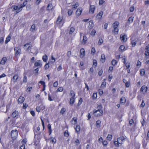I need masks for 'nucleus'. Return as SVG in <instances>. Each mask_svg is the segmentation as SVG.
<instances>
[{
  "label": "nucleus",
  "mask_w": 149,
  "mask_h": 149,
  "mask_svg": "<svg viewBox=\"0 0 149 149\" xmlns=\"http://www.w3.org/2000/svg\"><path fill=\"white\" fill-rule=\"evenodd\" d=\"M96 32V31L94 29H93L91 32V35H93L94 36L95 35Z\"/></svg>",
  "instance_id": "55"
},
{
  "label": "nucleus",
  "mask_w": 149,
  "mask_h": 149,
  "mask_svg": "<svg viewBox=\"0 0 149 149\" xmlns=\"http://www.w3.org/2000/svg\"><path fill=\"white\" fill-rule=\"evenodd\" d=\"M71 53V52L70 51H68L67 53V55L69 58L70 57Z\"/></svg>",
  "instance_id": "59"
},
{
  "label": "nucleus",
  "mask_w": 149,
  "mask_h": 149,
  "mask_svg": "<svg viewBox=\"0 0 149 149\" xmlns=\"http://www.w3.org/2000/svg\"><path fill=\"white\" fill-rule=\"evenodd\" d=\"M127 36L124 34H122L120 35V39L121 41L123 42H126L127 40Z\"/></svg>",
  "instance_id": "5"
},
{
  "label": "nucleus",
  "mask_w": 149,
  "mask_h": 149,
  "mask_svg": "<svg viewBox=\"0 0 149 149\" xmlns=\"http://www.w3.org/2000/svg\"><path fill=\"white\" fill-rule=\"evenodd\" d=\"M24 98L22 96H20L19 98L18 99V101L19 103H22L24 101Z\"/></svg>",
  "instance_id": "20"
},
{
  "label": "nucleus",
  "mask_w": 149,
  "mask_h": 149,
  "mask_svg": "<svg viewBox=\"0 0 149 149\" xmlns=\"http://www.w3.org/2000/svg\"><path fill=\"white\" fill-rule=\"evenodd\" d=\"M85 50L84 49L82 48L80 50V57L81 58H83L85 56Z\"/></svg>",
  "instance_id": "14"
},
{
  "label": "nucleus",
  "mask_w": 149,
  "mask_h": 149,
  "mask_svg": "<svg viewBox=\"0 0 149 149\" xmlns=\"http://www.w3.org/2000/svg\"><path fill=\"white\" fill-rule=\"evenodd\" d=\"M35 28L36 26L35 25L33 24L31 26V27L30 29V30L32 32H34L35 31Z\"/></svg>",
  "instance_id": "27"
},
{
  "label": "nucleus",
  "mask_w": 149,
  "mask_h": 149,
  "mask_svg": "<svg viewBox=\"0 0 149 149\" xmlns=\"http://www.w3.org/2000/svg\"><path fill=\"white\" fill-rule=\"evenodd\" d=\"M28 105L27 104L25 103L23 104V108L24 109H26L28 107Z\"/></svg>",
  "instance_id": "51"
},
{
  "label": "nucleus",
  "mask_w": 149,
  "mask_h": 149,
  "mask_svg": "<svg viewBox=\"0 0 149 149\" xmlns=\"http://www.w3.org/2000/svg\"><path fill=\"white\" fill-rule=\"evenodd\" d=\"M103 42V40L102 39H100L98 42V44L99 45H101Z\"/></svg>",
  "instance_id": "47"
},
{
  "label": "nucleus",
  "mask_w": 149,
  "mask_h": 149,
  "mask_svg": "<svg viewBox=\"0 0 149 149\" xmlns=\"http://www.w3.org/2000/svg\"><path fill=\"white\" fill-rule=\"evenodd\" d=\"M97 61L95 59L93 60V65L96 67L97 66Z\"/></svg>",
  "instance_id": "44"
},
{
  "label": "nucleus",
  "mask_w": 149,
  "mask_h": 149,
  "mask_svg": "<svg viewBox=\"0 0 149 149\" xmlns=\"http://www.w3.org/2000/svg\"><path fill=\"white\" fill-rule=\"evenodd\" d=\"M51 140L50 141V142L52 143H56V139L54 138H53V137H52L51 138Z\"/></svg>",
  "instance_id": "38"
},
{
  "label": "nucleus",
  "mask_w": 149,
  "mask_h": 149,
  "mask_svg": "<svg viewBox=\"0 0 149 149\" xmlns=\"http://www.w3.org/2000/svg\"><path fill=\"white\" fill-rule=\"evenodd\" d=\"M39 82L43 86V87H45V83L44 81H39Z\"/></svg>",
  "instance_id": "58"
},
{
  "label": "nucleus",
  "mask_w": 149,
  "mask_h": 149,
  "mask_svg": "<svg viewBox=\"0 0 149 149\" xmlns=\"http://www.w3.org/2000/svg\"><path fill=\"white\" fill-rule=\"evenodd\" d=\"M100 61L102 63H104L105 61V56L104 54H102L101 55Z\"/></svg>",
  "instance_id": "19"
},
{
  "label": "nucleus",
  "mask_w": 149,
  "mask_h": 149,
  "mask_svg": "<svg viewBox=\"0 0 149 149\" xmlns=\"http://www.w3.org/2000/svg\"><path fill=\"white\" fill-rule=\"evenodd\" d=\"M118 141H115L114 142V143L115 146L117 147H118L119 146V144H120L119 143H118Z\"/></svg>",
  "instance_id": "48"
},
{
  "label": "nucleus",
  "mask_w": 149,
  "mask_h": 149,
  "mask_svg": "<svg viewBox=\"0 0 149 149\" xmlns=\"http://www.w3.org/2000/svg\"><path fill=\"white\" fill-rule=\"evenodd\" d=\"M93 99H96L97 97V93H94L93 95Z\"/></svg>",
  "instance_id": "60"
},
{
  "label": "nucleus",
  "mask_w": 149,
  "mask_h": 149,
  "mask_svg": "<svg viewBox=\"0 0 149 149\" xmlns=\"http://www.w3.org/2000/svg\"><path fill=\"white\" fill-rule=\"evenodd\" d=\"M134 7L133 6L131 7L130 8V10L131 12H133L134 10Z\"/></svg>",
  "instance_id": "57"
},
{
  "label": "nucleus",
  "mask_w": 149,
  "mask_h": 149,
  "mask_svg": "<svg viewBox=\"0 0 149 149\" xmlns=\"http://www.w3.org/2000/svg\"><path fill=\"white\" fill-rule=\"evenodd\" d=\"M10 35H8L6 38V40L5 42V44H6L8 42L10 41Z\"/></svg>",
  "instance_id": "28"
},
{
  "label": "nucleus",
  "mask_w": 149,
  "mask_h": 149,
  "mask_svg": "<svg viewBox=\"0 0 149 149\" xmlns=\"http://www.w3.org/2000/svg\"><path fill=\"white\" fill-rule=\"evenodd\" d=\"M125 139L124 136H121L120 137L118 138L117 139V140L119 143L120 144H123V141Z\"/></svg>",
  "instance_id": "11"
},
{
  "label": "nucleus",
  "mask_w": 149,
  "mask_h": 149,
  "mask_svg": "<svg viewBox=\"0 0 149 149\" xmlns=\"http://www.w3.org/2000/svg\"><path fill=\"white\" fill-rule=\"evenodd\" d=\"M91 51L92 53H93L94 54H95V48H94V47L92 48Z\"/></svg>",
  "instance_id": "63"
},
{
  "label": "nucleus",
  "mask_w": 149,
  "mask_h": 149,
  "mask_svg": "<svg viewBox=\"0 0 149 149\" xmlns=\"http://www.w3.org/2000/svg\"><path fill=\"white\" fill-rule=\"evenodd\" d=\"M75 29L73 27L70 28V30L69 34H72L73 32L74 31Z\"/></svg>",
  "instance_id": "33"
},
{
  "label": "nucleus",
  "mask_w": 149,
  "mask_h": 149,
  "mask_svg": "<svg viewBox=\"0 0 149 149\" xmlns=\"http://www.w3.org/2000/svg\"><path fill=\"white\" fill-rule=\"evenodd\" d=\"M18 78V74L17 73L15 74L14 76H13L12 79H11V81H13V82L15 83L16 82Z\"/></svg>",
  "instance_id": "8"
},
{
  "label": "nucleus",
  "mask_w": 149,
  "mask_h": 149,
  "mask_svg": "<svg viewBox=\"0 0 149 149\" xmlns=\"http://www.w3.org/2000/svg\"><path fill=\"white\" fill-rule=\"evenodd\" d=\"M133 18H134V17H130L127 20L128 22L129 23H132L133 22Z\"/></svg>",
  "instance_id": "32"
},
{
  "label": "nucleus",
  "mask_w": 149,
  "mask_h": 149,
  "mask_svg": "<svg viewBox=\"0 0 149 149\" xmlns=\"http://www.w3.org/2000/svg\"><path fill=\"white\" fill-rule=\"evenodd\" d=\"M117 63V61L116 60L113 59L111 61V64L113 66L115 65Z\"/></svg>",
  "instance_id": "30"
},
{
  "label": "nucleus",
  "mask_w": 149,
  "mask_h": 149,
  "mask_svg": "<svg viewBox=\"0 0 149 149\" xmlns=\"http://www.w3.org/2000/svg\"><path fill=\"white\" fill-rule=\"evenodd\" d=\"M18 115V113L17 111H14L12 113V117L14 118L17 116Z\"/></svg>",
  "instance_id": "17"
},
{
  "label": "nucleus",
  "mask_w": 149,
  "mask_h": 149,
  "mask_svg": "<svg viewBox=\"0 0 149 149\" xmlns=\"http://www.w3.org/2000/svg\"><path fill=\"white\" fill-rule=\"evenodd\" d=\"M18 135V133L17 130H13L11 132V136L13 139H15Z\"/></svg>",
  "instance_id": "4"
},
{
  "label": "nucleus",
  "mask_w": 149,
  "mask_h": 149,
  "mask_svg": "<svg viewBox=\"0 0 149 149\" xmlns=\"http://www.w3.org/2000/svg\"><path fill=\"white\" fill-rule=\"evenodd\" d=\"M82 11V10L81 8L78 9L76 12V15L78 16H79L81 14Z\"/></svg>",
  "instance_id": "15"
},
{
  "label": "nucleus",
  "mask_w": 149,
  "mask_h": 149,
  "mask_svg": "<svg viewBox=\"0 0 149 149\" xmlns=\"http://www.w3.org/2000/svg\"><path fill=\"white\" fill-rule=\"evenodd\" d=\"M79 4L78 3H76L75 4L73 5L72 6V8L74 9H75L78 6Z\"/></svg>",
  "instance_id": "29"
},
{
  "label": "nucleus",
  "mask_w": 149,
  "mask_h": 149,
  "mask_svg": "<svg viewBox=\"0 0 149 149\" xmlns=\"http://www.w3.org/2000/svg\"><path fill=\"white\" fill-rule=\"evenodd\" d=\"M145 55L146 56V59L149 58V50H146L145 52Z\"/></svg>",
  "instance_id": "21"
},
{
  "label": "nucleus",
  "mask_w": 149,
  "mask_h": 149,
  "mask_svg": "<svg viewBox=\"0 0 149 149\" xmlns=\"http://www.w3.org/2000/svg\"><path fill=\"white\" fill-rule=\"evenodd\" d=\"M147 87L145 86H143L141 87L140 91L143 92V93H146L147 90Z\"/></svg>",
  "instance_id": "13"
},
{
  "label": "nucleus",
  "mask_w": 149,
  "mask_h": 149,
  "mask_svg": "<svg viewBox=\"0 0 149 149\" xmlns=\"http://www.w3.org/2000/svg\"><path fill=\"white\" fill-rule=\"evenodd\" d=\"M58 82L57 81H56L55 82H54L53 84V86L54 87H56L58 85Z\"/></svg>",
  "instance_id": "50"
},
{
  "label": "nucleus",
  "mask_w": 149,
  "mask_h": 149,
  "mask_svg": "<svg viewBox=\"0 0 149 149\" xmlns=\"http://www.w3.org/2000/svg\"><path fill=\"white\" fill-rule=\"evenodd\" d=\"M80 127L79 125H77L76 126L75 130L77 132H78L80 131Z\"/></svg>",
  "instance_id": "36"
},
{
  "label": "nucleus",
  "mask_w": 149,
  "mask_h": 149,
  "mask_svg": "<svg viewBox=\"0 0 149 149\" xmlns=\"http://www.w3.org/2000/svg\"><path fill=\"white\" fill-rule=\"evenodd\" d=\"M36 110L37 111L39 112L40 111V107L38 106L36 108Z\"/></svg>",
  "instance_id": "61"
},
{
  "label": "nucleus",
  "mask_w": 149,
  "mask_h": 149,
  "mask_svg": "<svg viewBox=\"0 0 149 149\" xmlns=\"http://www.w3.org/2000/svg\"><path fill=\"white\" fill-rule=\"evenodd\" d=\"M53 7H52V4L51 3H49L47 6V10H51L53 8Z\"/></svg>",
  "instance_id": "24"
},
{
  "label": "nucleus",
  "mask_w": 149,
  "mask_h": 149,
  "mask_svg": "<svg viewBox=\"0 0 149 149\" xmlns=\"http://www.w3.org/2000/svg\"><path fill=\"white\" fill-rule=\"evenodd\" d=\"M125 49V47L124 45H121L119 48L120 50H121V51H123Z\"/></svg>",
  "instance_id": "42"
},
{
  "label": "nucleus",
  "mask_w": 149,
  "mask_h": 149,
  "mask_svg": "<svg viewBox=\"0 0 149 149\" xmlns=\"http://www.w3.org/2000/svg\"><path fill=\"white\" fill-rule=\"evenodd\" d=\"M42 59L44 62H46L47 60V57L46 55L42 57Z\"/></svg>",
  "instance_id": "40"
},
{
  "label": "nucleus",
  "mask_w": 149,
  "mask_h": 149,
  "mask_svg": "<svg viewBox=\"0 0 149 149\" xmlns=\"http://www.w3.org/2000/svg\"><path fill=\"white\" fill-rule=\"evenodd\" d=\"M87 40V38L86 36H83V38L82 40V43H84V44H85L86 42V41Z\"/></svg>",
  "instance_id": "34"
},
{
  "label": "nucleus",
  "mask_w": 149,
  "mask_h": 149,
  "mask_svg": "<svg viewBox=\"0 0 149 149\" xmlns=\"http://www.w3.org/2000/svg\"><path fill=\"white\" fill-rule=\"evenodd\" d=\"M74 101V97H71L70 99V104L71 105H73Z\"/></svg>",
  "instance_id": "22"
},
{
  "label": "nucleus",
  "mask_w": 149,
  "mask_h": 149,
  "mask_svg": "<svg viewBox=\"0 0 149 149\" xmlns=\"http://www.w3.org/2000/svg\"><path fill=\"white\" fill-rule=\"evenodd\" d=\"M104 2V1L103 0H99V4L100 5H101Z\"/></svg>",
  "instance_id": "53"
},
{
  "label": "nucleus",
  "mask_w": 149,
  "mask_h": 149,
  "mask_svg": "<svg viewBox=\"0 0 149 149\" xmlns=\"http://www.w3.org/2000/svg\"><path fill=\"white\" fill-rule=\"evenodd\" d=\"M7 59L6 57H3L2 58L0 62V64L4 65L5 64L7 61Z\"/></svg>",
  "instance_id": "18"
},
{
  "label": "nucleus",
  "mask_w": 149,
  "mask_h": 149,
  "mask_svg": "<svg viewBox=\"0 0 149 149\" xmlns=\"http://www.w3.org/2000/svg\"><path fill=\"white\" fill-rule=\"evenodd\" d=\"M63 90V88L62 87H60L56 91V92H62Z\"/></svg>",
  "instance_id": "41"
},
{
  "label": "nucleus",
  "mask_w": 149,
  "mask_h": 149,
  "mask_svg": "<svg viewBox=\"0 0 149 149\" xmlns=\"http://www.w3.org/2000/svg\"><path fill=\"white\" fill-rule=\"evenodd\" d=\"M49 67V66L48 65V63H47L45 66V70L48 69Z\"/></svg>",
  "instance_id": "62"
},
{
  "label": "nucleus",
  "mask_w": 149,
  "mask_h": 149,
  "mask_svg": "<svg viewBox=\"0 0 149 149\" xmlns=\"http://www.w3.org/2000/svg\"><path fill=\"white\" fill-rule=\"evenodd\" d=\"M101 121L98 120L96 121V125L97 128H100V127Z\"/></svg>",
  "instance_id": "23"
},
{
  "label": "nucleus",
  "mask_w": 149,
  "mask_h": 149,
  "mask_svg": "<svg viewBox=\"0 0 149 149\" xmlns=\"http://www.w3.org/2000/svg\"><path fill=\"white\" fill-rule=\"evenodd\" d=\"M12 8H13L12 10L14 11L16 10V11H15L14 13L15 14H17L18 13L20 12L22 9H21V8H20V6H13L12 7Z\"/></svg>",
  "instance_id": "3"
},
{
  "label": "nucleus",
  "mask_w": 149,
  "mask_h": 149,
  "mask_svg": "<svg viewBox=\"0 0 149 149\" xmlns=\"http://www.w3.org/2000/svg\"><path fill=\"white\" fill-rule=\"evenodd\" d=\"M62 19L63 17L62 16L58 17L57 19V20L56 22V24H60L61 22Z\"/></svg>",
  "instance_id": "16"
},
{
  "label": "nucleus",
  "mask_w": 149,
  "mask_h": 149,
  "mask_svg": "<svg viewBox=\"0 0 149 149\" xmlns=\"http://www.w3.org/2000/svg\"><path fill=\"white\" fill-rule=\"evenodd\" d=\"M103 113V110L101 109H98L97 110H94L93 111V114L94 116L96 117L102 116Z\"/></svg>",
  "instance_id": "2"
},
{
  "label": "nucleus",
  "mask_w": 149,
  "mask_h": 149,
  "mask_svg": "<svg viewBox=\"0 0 149 149\" xmlns=\"http://www.w3.org/2000/svg\"><path fill=\"white\" fill-rule=\"evenodd\" d=\"M75 143L77 144V145H79L80 143L79 140L78 139H76L75 141Z\"/></svg>",
  "instance_id": "64"
},
{
  "label": "nucleus",
  "mask_w": 149,
  "mask_h": 149,
  "mask_svg": "<svg viewBox=\"0 0 149 149\" xmlns=\"http://www.w3.org/2000/svg\"><path fill=\"white\" fill-rule=\"evenodd\" d=\"M119 24L118 22L116 21L112 24V27L113 28L112 32L114 35H117L118 33V27L119 26Z\"/></svg>",
  "instance_id": "1"
},
{
  "label": "nucleus",
  "mask_w": 149,
  "mask_h": 149,
  "mask_svg": "<svg viewBox=\"0 0 149 149\" xmlns=\"http://www.w3.org/2000/svg\"><path fill=\"white\" fill-rule=\"evenodd\" d=\"M70 94L71 96L72 97H74L75 96V94L74 93V92L72 90H71L70 91Z\"/></svg>",
  "instance_id": "31"
},
{
  "label": "nucleus",
  "mask_w": 149,
  "mask_h": 149,
  "mask_svg": "<svg viewBox=\"0 0 149 149\" xmlns=\"http://www.w3.org/2000/svg\"><path fill=\"white\" fill-rule=\"evenodd\" d=\"M106 84V82L105 81H104L102 82V84L101 86L102 88H104L105 86V85Z\"/></svg>",
  "instance_id": "54"
},
{
  "label": "nucleus",
  "mask_w": 149,
  "mask_h": 149,
  "mask_svg": "<svg viewBox=\"0 0 149 149\" xmlns=\"http://www.w3.org/2000/svg\"><path fill=\"white\" fill-rule=\"evenodd\" d=\"M112 138V136L110 134H108V136L107 137V139L108 140H109V141H110Z\"/></svg>",
  "instance_id": "45"
},
{
  "label": "nucleus",
  "mask_w": 149,
  "mask_h": 149,
  "mask_svg": "<svg viewBox=\"0 0 149 149\" xmlns=\"http://www.w3.org/2000/svg\"><path fill=\"white\" fill-rule=\"evenodd\" d=\"M64 134L65 136L66 137H68L69 134L68 131L67 130L65 131L64 132Z\"/></svg>",
  "instance_id": "43"
},
{
  "label": "nucleus",
  "mask_w": 149,
  "mask_h": 149,
  "mask_svg": "<svg viewBox=\"0 0 149 149\" xmlns=\"http://www.w3.org/2000/svg\"><path fill=\"white\" fill-rule=\"evenodd\" d=\"M15 51V55H18L21 52V49L19 47H15L14 48Z\"/></svg>",
  "instance_id": "12"
},
{
  "label": "nucleus",
  "mask_w": 149,
  "mask_h": 149,
  "mask_svg": "<svg viewBox=\"0 0 149 149\" xmlns=\"http://www.w3.org/2000/svg\"><path fill=\"white\" fill-rule=\"evenodd\" d=\"M136 41L135 40H133L131 42L132 47H134L136 44Z\"/></svg>",
  "instance_id": "39"
},
{
  "label": "nucleus",
  "mask_w": 149,
  "mask_h": 149,
  "mask_svg": "<svg viewBox=\"0 0 149 149\" xmlns=\"http://www.w3.org/2000/svg\"><path fill=\"white\" fill-rule=\"evenodd\" d=\"M140 74L141 76H143L145 73V70L143 69H141L140 70Z\"/></svg>",
  "instance_id": "37"
},
{
  "label": "nucleus",
  "mask_w": 149,
  "mask_h": 149,
  "mask_svg": "<svg viewBox=\"0 0 149 149\" xmlns=\"http://www.w3.org/2000/svg\"><path fill=\"white\" fill-rule=\"evenodd\" d=\"M126 100L125 97H122L120 99V102L121 103L124 104L125 103Z\"/></svg>",
  "instance_id": "25"
},
{
  "label": "nucleus",
  "mask_w": 149,
  "mask_h": 149,
  "mask_svg": "<svg viewBox=\"0 0 149 149\" xmlns=\"http://www.w3.org/2000/svg\"><path fill=\"white\" fill-rule=\"evenodd\" d=\"M103 12L102 11L100 12L96 17V18L99 20H101L102 18Z\"/></svg>",
  "instance_id": "6"
},
{
  "label": "nucleus",
  "mask_w": 149,
  "mask_h": 149,
  "mask_svg": "<svg viewBox=\"0 0 149 149\" xmlns=\"http://www.w3.org/2000/svg\"><path fill=\"white\" fill-rule=\"evenodd\" d=\"M71 121L72 124L74 125L76 124L77 123V118L74 117L73 118H72Z\"/></svg>",
  "instance_id": "26"
},
{
  "label": "nucleus",
  "mask_w": 149,
  "mask_h": 149,
  "mask_svg": "<svg viewBox=\"0 0 149 149\" xmlns=\"http://www.w3.org/2000/svg\"><path fill=\"white\" fill-rule=\"evenodd\" d=\"M95 7V6L94 5H90L89 10V13L91 14L93 13L94 12Z\"/></svg>",
  "instance_id": "9"
},
{
  "label": "nucleus",
  "mask_w": 149,
  "mask_h": 149,
  "mask_svg": "<svg viewBox=\"0 0 149 149\" xmlns=\"http://www.w3.org/2000/svg\"><path fill=\"white\" fill-rule=\"evenodd\" d=\"M27 81V77L25 76H24L23 79V82H24L26 83Z\"/></svg>",
  "instance_id": "52"
},
{
  "label": "nucleus",
  "mask_w": 149,
  "mask_h": 149,
  "mask_svg": "<svg viewBox=\"0 0 149 149\" xmlns=\"http://www.w3.org/2000/svg\"><path fill=\"white\" fill-rule=\"evenodd\" d=\"M26 3H27V1H26V2H24L23 4H22L20 6V8H21V9H22V8L24 7L26 5Z\"/></svg>",
  "instance_id": "46"
},
{
  "label": "nucleus",
  "mask_w": 149,
  "mask_h": 149,
  "mask_svg": "<svg viewBox=\"0 0 149 149\" xmlns=\"http://www.w3.org/2000/svg\"><path fill=\"white\" fill-rule=\"evenodd\" d=\"M42 65V63L41 62L40 60H38L35 62L34 63V68H35L37 66L41 67Z\"/></svg>",
  "instance_id": "7"
},
{
  "label": "nucleus",
  "mask_w": 149,
  "mask_h": 149,
  "mask_svg": "<svg viewBox=\"0 0 149 149\" xmlns=\"http://www.w3.org/2000/svg\"><path fill=\"white\" fill-rule=\"evenodd\" d=\"M65 111V109L64 108H62L60 111V113L61 114H63Z\"/></svg>",
  "instance_id": "35"
},
{
  "label": "nucleus",
  "mask_w": 149,
  "mask_h": 149,
  "mask_svg": "<svg viewBox=\"0 0 149 149\" xmlns=\"http://www.w3.org/2000/svg\"><path fill=\"white\" fill-rule=\"evenodd\" d=\"M127 69H128L130 67V63H127L125 64Z\"/></svg>",
  "instance_id": "49"
},
{
  "label": "nucleus",
  "mask_w": 149,
  "mask_h": 149,
  "mask_svg": "<svg viewBox=\"0 0 149 149\" xmlns=\"http://www.w3.org/2000/svg\"><path fill=\"white\" fill-rule=\"evenodd\" d=\"M48 100L50 101H52L53 100L51 98V96L50 94H48Z\"/></svg>",
  "instance_id": "56"
},
{
  "label": "nucleus",
  "mask_w": 149,
  "mask_h": 149,
  "mask_svg": "<svg viewBox=\"0 0 149 149\" xmlns=\"http://www.w3.org/2000/svg\"><path fill=\"white\" fill-rule=\"evenodd\" d=\"M87 27L89 29H92L93 27L94 24L92 21H90L87 24Z\"/></svg>",
  "instance_id": "10"
}]
</instances>
